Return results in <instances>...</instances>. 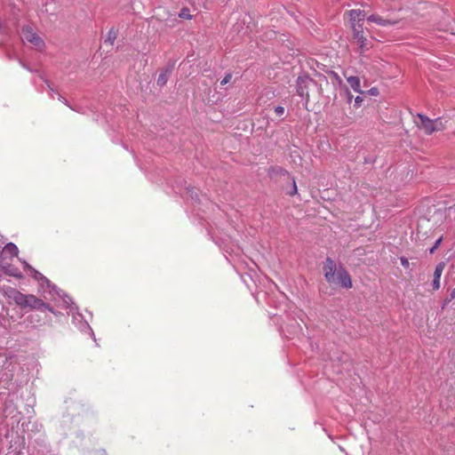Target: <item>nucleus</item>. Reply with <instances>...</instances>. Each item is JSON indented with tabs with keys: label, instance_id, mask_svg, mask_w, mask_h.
<instances>
[{
	"label": "nucleus",
	"instance_id": "4468645a",
	"mask_svg": "<svg viewBox=\"0 0 455 455\" xmlns=\"http://www.w3.org/2000/svg\"><path fill=\"white\" fill-rule=\"evenodd\" d=\"M168 77H169V72L168 70H165L164 72H162L159 76H158V78H157V84L160 85V86H164L167 81H168Z\"/></svg>",
	"mask_w": 455,
	"mask_h": 455
},
{
	"label": "nucleus",
	"instance_id": "423d86ee",
	"mask_svg": "<svg viewBox=\"0 0 455 455\" xmlns=\"http://www.w3.org/2000/svg\"><path fill=\"white\" fill-rule=\"evenodd\" d=\"M367 20L382 27L393 26L398 23L395 20L385 19L379 14H371L368 16Z\"/></svg>",
	"mask_w": 455,
	"mask_h": 455
},
{
	"label": "nucleus",
	"instance_id": "f8f14e48",
	"mask_svg": "<svg viewBox=\"0 0 455 455\" xmlns=\"http://www.w3.org/2000/svg\"><path fill=\"white\" fill-rule=\"evenodd\" d=\"M3 252L4 254H10L12 257H15L19 253V249L14 243H9L4 247Z\"/></svg>",
	"mask_w": 455,
	"mask_h": 455
},
{
	"label": "nucleus",
	"instance_id": "473e14b6",
	"mask_svg": "<svg viewBox=\"0 0 455 455\" xmlns=\"http://www.w3.org/2000/svg\"><path fill=\"white\" fill-rule=\"evenodd\" d=\"M8 363V358L5 357V362L4 363V366H5V364Z\"/></svg>",
	"mask_w": 455,
	"mask_h": 455
},
{
	"label": "nucleus",
	"instance_id": "bb28decb",
	"mask_svg": "<svg viewBox=\"0 0 455 455\" xmlns=\"http://www.w3.org/2000/svg\"><path fill=\"white\" fill-rule=\"evenodd\" d=\"M296 193H297V186H296L295 181L293 180V188H292V192L291 193V195H294Z\"/></svg>",
	"mask_w": 455,
	"mask_h": 455
},
{
	"label": "nucleus",
	"instance_id": "0eeeda50",
	"mask_svg": "<svg viewBox=\"0 0 455 455\" xmlns=\"http://www.w3.org/2000/svg\"><path fill=\"white\" fill-rule=\"evenodd\" d=\"M443 268H444V263L443 262H441L439 264L436 265L435 267V272H434V279H433V282H432V286H433V289L435 291H437L440 289V279H441V275L443 274Z\"/></svg>",
	"mask_w": 455,
	"mask_h": 455
},
{
	"label": "nucleus",
	"instance_id": "9b49d317",
	"mask_svg": "<svg viewBox=\"0 0 455 455\" xmlns=\"http://www.w3.org/2000/svg\"><path fill=\"white\" fill-rule=\"evenodd\" d=\"M349 18L351 22H361L364 19V12L361 10H350Z\"/></svg>",
	"mask_w": 455,
	"mask_h": 455
},
{
	"label": "nucleus",
	"instance_id": "72a5a7b5",
	"mask_svg": "<svg viewBox=\"0 0 455 455\" xmlns=\"http://www.w3.org/2000/svg\"><path fill=\"white\" fill-rule=\"evenodd\" d=\"M20 63L21 64L22 67L26 68V66L24 65V63L22 61L20 60Z\"/></svg>",
	"mask_w": 455,
	"mask_h": 455
},
{
	"label": "nucleus",
	"instance_id": "2f4dec72",
	"mask_svg": "<svg viewBox=\"0 0 455 455\" xmlns=\"http://www.w3.org/2000/svg\"><path fill=\"white\" fill-rule=\"evenodd\" d=\"M59 100H61V101H63V102H64V104L68 105V103H67L66 100H65L63 97L60 96Z\"/></svg>",
	"mask_w": 455,
	"mask_h": 455
},
{
	"label": "nucleus",
	"instance_id": "1a4fd4ad",
	"mask_svg": "<svg viewBox=\"0 0 455 455\" xmlns=\"http://www.w3.org/2000/svg\"><path fill=\"white\" fill-rule=\"evenodd\" d=\"M353 38L355 39L362 52L368 51L371 48V43L364 36V33L360 35L357 33Z\"/></svg>",
	"mask_w": 455,
	"mask_h": 455
},
{
	"label": "nucleus",
	"instance_id": "c85d7f7f",
	"mask_svg": "<svg viewBox=\"0 0 455 455\" xmlns=\"http://www.w3.org/2000/svg\"><path fill=\"white\" fill-rule=\"evenodd\" d=\"M347 96L348 102H351L353 96L348 91L347 92Z\"/></svg>",
	"mask_w": 455,
	"mask_h": 455
},
{
	"label": "nucleus",
	"instance_id": "f257e3e1",
	"mask_svg": "<svg viewBox=\"0 0 455 455\" xmlns=\"http://www.w3.org/2000/svg\"><path fill=\"white\" fill-rule=\"evenodd\" d=\"M6 295L8 299L12 300L20 308L48 310L56 315L52 307L33 294H24L14 288H9L6 291Z\"/></svg>",
	"mask_w": 455,
	"mask_h": 455
},
{
	"label": "nucleus",
	"instance_id": "c756f323",
	"mask_svg": "<svg viewBox=\"0 0 455 455\" xmlns=\"http://www.w3.org/2000/svg\"><path fill=\"white\" fill-rule=\"evenodd\" d=\"M12 374H6V379H5V380H6V381H9V380H11V379H12Z\"/></svg>",
	"mask_w": 455,
	"mask_h": 455
},
{
	"label": "nucleus",
	"instance_id": "2eb2a0df",
	"mask_svg": "<svg viewBox=\"0 0 455 455\" xmlns=\"http://www.w3.org/2000/svg\"><path fill=\"white\" fill-rule=\"evenodd\" d=\"M116 32L114 29H110L108 33V36L105 43H109V44H113L115 40L116 39Z\"/></svg>",
	"mask_w": 455,
	"mask_h": 455
},
{
	"label": "nucleus",
	"instance_id": "dca6fc26",
	"mask_svg": "<svg viewBox=\"0 0 455 455\" xmlns=\"http://www.w3.org/2000/svg\"><path fill=\"white\" fill-rule=\"evenodd\" d=\"M179 17L182 19L190 20L192 19V15L190 14V11L188 8H182L179 12Z\"/></svg>",
	"mask_w": 455,
	"mask_h": 455
},
{
	"label": "nucleus",
	"instance_id": "7c9ffc66",
	"mask_svg": "<svg viewBox=\"0 0 455 455\" xmlns=\"http://www.w3.org/2000/svg\"><path fill=\"white\" fill-rule=\"evenodd\" d=\"M48 87L50 88V91H51V97H52V98H53V93H54L55 92L53 91V89H52V88H51V87H50V85H49V84H48Z\"/></svg>",
	"mask_w": 455,
	"mask_h": 455
},
{
	"label": "nucleus",
	"instance_id": "4be33fe9",
	"mask_svg": "<svg viewBox=\"0 0 455 455\" xmlns=\"http://www.w3.org/2000/svg\"><path fill=\"white\" fill-rule=\"evenodd\" d=\"M400 261H401V265L405 267V268H408L409 266H410V262H409V259L404 258V257H402L400 258Z\"/></svg>",
	"mask_w": 455,
	"mask_h": 455
},
{
	"label": "nucleus",
	"instance_id": "f03ea898",
	"mask_svg": "<svg viewBox=\"0 0 455 455\" xmlns=\"http://www.w3.org/2000/svg\"><path fill=\"white\" fill-rule=\"evenodd\" d=\"M324 275L329 283L339 284L346 289L352 287L348 272L342 266L337 267L331 258H327L324 262Z\"/></svg>",
	"mask_w": 455,
	"mask_h": 455
},
{
	"label": "nucleus",
	"instance_id": "aec40b11",
	"mask_svg": "<svg viewBox=\"0 0 455 455\" xmlns=\"http://www.w3.org/2000/svg\"><path fill=\"white\" fill-rule=\"evenodd\" d=\"M363 100V99L362 96H360V95L356 96L355 99L354 107L359 108L361 106Z\"/></svg>",
	"mask_w": 455,
	"mask_h": 455
},
{
	"label": "nucleus",
	"instance_id": "6e6552de",
	"mask_svg": "<svg viewBox=\"0 0 455 455\" xmlns=\"http://www.w3.org/2000/svg\"><path fill=\"white\" fill-rule=\"evenodd\" d=\"M419 116L420 118V128L427 134L433 133L435 132L434 120L422 115H419Z\"/></svg>",
	"mask_w": 455,
	"mask_h": 455
},
{
	"label": "nucleus",
	"instance_id": "f704fd0d",
	"mask_svg": "<svg viewBox=\"0 0 455 455\" xmlns=\"http://www.w3.org/2000/svg\"><path fill=\"white\" fill-rule=\"evenodd\" d=\"M2 358V356L0 355V359Z\"/></svg>",
	"mask_w": 455,
	"mask_h": 455
},
{
	"label": "nucleus",
	"instance_id": "393cba45",
	"mask_svg": "<svg viewBox=\"0 0 455 455\" xmlns=\"http://www.w3.org/2000/svg\"><path fill=\"white\" fill-rule=\"evenodd\" d=\"M369 92H370L371 95H374L375 96V95L378 94V89L377 88H371V89H370Z\"/></svg>",
	"mask_w": 455,
	"mask_h": 455
},
{
	"label": "nucleus",
	"instance_id": "6ab92c4d",
	"mask_svg": "<svg viewBox=\"0 0 455 455\" xmlns=\"http://www.w3.org/2000/svg\"><path fill=\"white\" fill-rule=\"evenodd\" d=\"M274 110H275V113L279 116H281L284 114V108L282 106L275 107Z\"/></svg>",
	"mask_w": 455,
	"mask_h": 455
},
{
	"label": "nucleus",
	"instance_id": "5701e85b",
	"mask_svg": "<svg viewBox=\"0 0 455 455\" xmlns=\"http://www.w3.org/2000/svg\"><path fill=\"white\" fill-rule=\"evenodd\" d=\"M455 299V287L452 289V291H451L450 293V298L447 299L445 301H444V305L445 306L447 303H449L450 301H451L452 299Z\"/></svg>",
	"mask_w": 455,
	"mask_h": 455
},
{
	"label": "nucleus",
	"instance_id": "a878e982",
	"mask_svg": "<svg viewBox=\"0 0 455 455\" xmlns=\"http://www.w3.org/2000/svg\"><path fill=\"white\" fill-rule=\"evenodd\" d=\"M191 198L192 199H198V195L196 192L191 191Z\"/></svg>",
	"mask_w": 455,
	"mask_h": 455
},
{
	"label": "nucleus",
	"instance_id": "b1692460",
	"mask_svg": "<svg viewBox=\"0 0 455 455\" xmlns=\"http://www.w3.org/2000/svg\"><path fill=\"white\" fill-rule=\"evenodd\" d=\"M331 74L333 75V76H334L335 80L337 81V83H338L339 84H342V80H341V78L339 76V75H338L337 73H335V72H332Z\"/></svg>",
	"mask_w": 455,
	"mask_h": 455
},
{
	"label": "nucleus",
	"instance_id": "cd10ccee",
	"mask_svg": "<svg viewBox=\"0 0 455 455\" xmlns=\"http://www.w3.org/2000/svg\"><path fill=\"white\" fill-rule=\"evenodd\" d=\"M84 326H85L86 329H88L90 331L92 336H94V333H93L92 328L89 326V324L85 323Z\"/></svg>",
	"mask_w": 455,
	"mask_h": 455
},
{
	"label": "nucleus",
	"instance_id": "20e7f679",
	"mask_svg": "<svg viewBox=\"0 0 455 455\" xmlns=\"http://www.w3.org/2000/svg\"><path fill=\"white\" fill-rule=\"evenodd\" d=\"M313 80L307 75L299 76L296 81V91L299 97L305 100L306 104L309 101L308 89Z\"/></svg>",
	"mask_w": 455,
	"mask_h": 455
},
{
	"label": "nucleus",
	"instance_id": "412c9836",
	"mask_svg": "<svg viewBox=\"0 0 455 455\" xmlns=\"http://www.w3.org/2000/svg\"><path fill=\"white\" fill-rule=\"evenodd\" d=\"M231 78H232V75H231L230 73H228V74H227V75L224 76V78L221 80L220 84H221L222 85L227 84L228 83H229V82H230Z\"/></svg>",
	"mask_w": 455,
	"mask_h": 455
},
{
	"label": "nucleus",
	"instance_id": "9d476101",
	"mask_svg": "<svg viewBox=\"0 0 455 455\" xmlns=\"http://www.w3.org/2000/svg\"><path fill=\"white\" fill-rule=\"evenodd\" d=\"M347 82L354 92H358L360 94L364 93L361 89V80L358 76H347Z\"/></svg>",
	"mask_w": 455,
	"mask_h": 455
},
{
	"label": "nucleus",
	"instance_id": "39448f33",
	"mask_svg": "<svg viewBox=\"0 0 455 455\" xmlns=\"http://www.w3.org/2000/svg\"><path fill=\"white\" fill-rule=\"evenodd\" d=\"M20 38L23 42L30 43L38 50H41L44 44L41 37L29 27L22 28Z\"/></svg>",
	"mask_w": 455,
	"mask_h": 455
},
{
	"label": "nucleus",
	"instance_id": "f3484780",
	"mask_svg": "<svg viewBox=\"0 0 455 455\" xmlns=\"http://www.w3.org/2000/svg\"><path fill=\"white\" fill-rule=\"evenodd\" d=\"M434 127H435V132L442 131L444 129L443 122L439 118L434 120Z\"/></svg>",
	"mask_w": 455,
	"mask_h": 455
},
{
	"label": "nucleus",
	"instance_id": "ddd939ff",
	"mask_svg": "<svg viewBox=\"0 0 455 455\" xmlns=\"http://www.w3.org/2000/svg\"><path fill=\"white\" fill-rule=\"evenodd\" d=\"M351 27H352V30H353V37L357 33H358V35L363 34V27L361 22H351Z\"/></svg>",
	"mask_w": 455,
	"mask_h": 455
},
{
	"label": "nucleus",
	"instance_id": "a211bd4d",
	"mask_svg": "<svg viewBox=\"0 0 455 455\" xmlns=\"http://www.w3.org/2000/svg\"><path fill=\"white\" fill-rule=\"evenodd\" d=\"M442 240H443V238H442V237H440L439 239H437V240L435 241V244H434V245L430 248V250H429V252H430V253H434V251H435L439 247V245L441 244Z\"/></svg>",
	"mask_w": 455,
	"mask_h": 455
},
{
	"label": "nucleus",
	"instance_id": "7ed1b4c3",
	"mask_svg": "<svg viewBox=\"0 0 455 455\" xmlns=\"http://www.w3.org/2000/svg\"><path fill=\"white\" fill-rule=\"evenodd\" d=\"M24 269L28 270L31 273L32 276L41 283V286H46L49 289V292L51 294H56L59 298L62 299L63 306L65 307H69L71 303V299L66 295L62 291L59 290L56 285L52 284L48 278H46L40 272L33 268L30 265H28L26 261H23Z\"/></svg>",
	"mask_w": 455,
	"mask_h": 455
}]
</instances>
